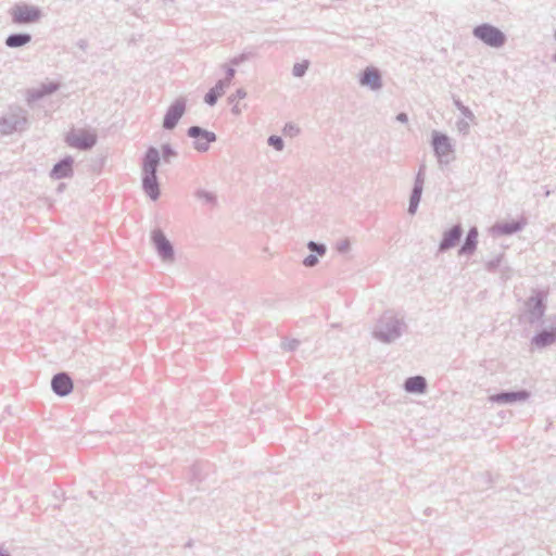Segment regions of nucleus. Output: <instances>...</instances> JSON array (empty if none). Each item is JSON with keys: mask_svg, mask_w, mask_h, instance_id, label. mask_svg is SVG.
I'll return each mask as SVG.
<instances>
[{"mask_svg": "<svg viewBox=\"0 0 556 556\" xmlns=\"http://www.w3.org/2000/svg\"><path fill=\"white\" fill-rule=\"evenodd\" d=\"M161 163L160 151L155 147H149L142 157V189L144 193L152 200L160 198V184L157 179V167Z\"/></svg>", "mask_w": 556, "mask_h": 556, "instance_id": "1", "label": "nucleus"}, {"mask_svg": "<svg viewBox=\"0 0 556 556\" xmlns=\"http://www.w3.org/2000/svg\"><path fill=\"white\" fill-rule=\"evenodd\" d=\"M407 329L403 317H399L392 312H386L378 319L374 329V337L382 343H392L396 341Z\"/></svg>", "mask_w": 556, "mask_h": 556, "instance_id": "2", "label": "nucleus"}, {"mask_svg": "<svg viewBox=\"0 0 556 556\" xmlns=\"http://www.w3.org/2000/svg\"><path fill=\"white\" fill-rule=\"evenodd\" d=\"M28 126V112L20 105H9L5 113L0 116V134L2 135L23 132Z\"/></svg>", "mask_w": 556, "mask_h": 556, "instance_id": "3", "label": "nucleus"}, {"mask_svg": "<svg viewBox=\"0 0 556 556\" xmlns=\"http://www.w3.org/2000/svg\"><path fill=\"white\" fill-rule=\"evenodd\" d=\"M546 293L534 290L525 302V317L530 325H536L542 320L546 311Z\"/></svg>", "mask_w": 556, "mask_h": 556, "instance_id": "4", "label": "nucleus"}, {"mask_svg": "<svg viewBox=\"0 0 556 556\" xmlns=\"http://www.w3.org/2000/svg\"><path fill=\"white\" fill-rule=\"evenodd\" d=\"M472 35L484 45L492 48H501L506 43V35L497 27L483 23L472 29Z\"/></svg>", "mask_w": 556, "mask_h": 556, "instance_id": "5", "label": "nucleus"}, {"mask_svg": "<svg viewBox=\"0 0 556 556\" xmlns=\"http://www.w3.org/2000/svg\"><path fill=\"white\" fill-rule=\"evenodd\" d=\"M11 20L16 25L34 24L42 17V11L37 5L27 3H16L10 11Z\"/></svg>", "mask_w": 556, "mask_h": 556, "instance_id": "6", "label": "nucleus"}, {"mask_svg": "<svg viewBox=\"0 0 556 556\" xmlns=\"http://www.w3.org/2000/svg\"><path fill=\"white\" fill-rule=\"evenodd\" d=\"M187 136L193 139V149L200 153L208 151L211 143L217 140L215 132L200 126H190L187 129Z\"/></svg>", "mask_w": 556, "mask_h": 556, "instance_id": "7", "label": "nucleus"}, {"mask_svg": "<svg viewBox=\"0 0 556 556\" xmlns=\"http://www.w3.org/2000/svg\"><path fill=\"white\" fill-rule=\"evenodd\" d=\"M151 240L161 260L164 263H173L175 260V250L163 230L160 228L152 230Z\"/></svg>", "mask_w": 556, "mask_h": 556, "instance_id": "8", "label": "nucleus"}, {"mask_svg": "<svg viewBox=\"0 0 556 556\" xmlns=\"http://www.w3.org/2000/svg\"><path fill=\"white\" fill-rule=\"evenodd\" d=\"M187 109V100L185 97L177 98L167 109L163 118V128L173 130L184 116Z\"/></svg>", "mask_w": 556, "mask_h": 556, "instance_id": "9", "label": "nucleus"}, {"mask_svg": "<svg viewBox=\"0 0 556 556\" xmlns=\"http://www.w3.org/2000/svg\"><path fill=\"white\" fill-rule=\"evenodd\" d=\"M65 142L67 146L81 150H91L97 143V136L86 130H71L65 136Z\"/></svg>", "mask_w": 556, "mask_h": 556, "instance_id": "10", "label": "nucleus"}, {"mask_svg": "<svg viewBox=\"0 0 556 556\" xmlns=\"http://www.w3.org/2000/svg\"><path fill=\"white\" fill-rule=\"evenodd\" d=\"M431 143H432L433 152L440 163H443L444 162L443 159L454 151L453 146L451 143V139L445 134L434 130L432 132Z\"/></svg>", "mask_w": 556, "mask_h": 556, "instance_id": "11", "label": "nucleus"}, {"mask_svg": "<svg viewBox=\"0 0 556 556\" xmlns=\"http://www.w3.org/2000/svg\"><path fill=\"white\" fill-rule=\"evenodd\" d=\"M531 393L526 390L517 391H501L489 396V401L497 404H511L516 402H523L530 397Z\"/></svg>", "mask_w": 556, "mask_h": 556, "instance_id": "12", "label": "nucleus"}, {"mask_svg": "<svg viewBox=\"0 0 556 556\" xmlns=\"http://www.w3.org/2000/svg\"><path fill=\"white\" fill-rule=\"evenodd\" d=\"M73 380L65 371L55 374L51 379L52 391L59 396L68 395L73 391Z\"/></svg>", "mask_w": 556, "mask_h": 556, "instance_id": "13", "label": "nucleus"}, {"mask_svg": "<svg viewBox=\"0 0 556 556\" xmlns=\"http://www.w3.org/2000/svg\"><path fill=\"white\" fill-rule=\"evenodd\" d=\"M61 85L56 81L43 83L37 88L27 90L26 101L28 104L34 103L47 96H50L60 89Z\"/></svg>", "mask_w": 556, "mask_h": 556, "instance_id": "14", "label": "nucleus"}, {"mask_svg": "<svg viewBox=\"0 0 556 556\" xmlns=\"http://www.w3.org/2000/svg\"><path fill=\"white\" fill-rule=\"evenodd\" d=\"M463 232L464 231L460 224L454 225L444 231L442 240L439 243V252H445L454 248L460 241Z\"/></svg>", "mask_w": 556, "mask_h": 556, "instance_id": "15", "label": "nucleus"}, {"mask_svg": "<svg viewBox=\"0 0 556 556\" xmlns=\"http://www.w3.org/2000/svg\"><path fill=\"white\" fill-rule=\"evenodd\" d=\"M73 164L74 159L71 155H66L53 165L50 177L55 180L73 177Z\"/></svg>", "mask_w": 556, "mask_h": 556, "instance_id": "16", "label": "nucleus"}, {"mask_svg": "<svg viewBox=\"0 0 556 556\" xmlns=\"http://www.w3.org/2000/svg\"><path fill=\"white\" fill-rule=\"evenodd\" d=\"M359 84L371 90H379L382 87L381 73L376 67H366L359 77Z\"/></svg>", "mask_w": 556, "mask_h": 556, "instance_id": "17", "label": "nucleus"}, {"mask_svg": "<svg viewBox=\"0 0 556 556\" xmlns=\"http://www.w3.org/2000/svg\"><path fill=\"white\" fill-rule=\"evenodd\" d=\"M556 342V327L542 329L531 339V344L538 349H544Z\"/></svg>", "mask_w": 556, "mask_h": 556, "instance_id": "18", "label": "nucleus"}, {"mask_svg": "<svg viewBox=\"0 0 556 556\" xmlns=\"http://www.w3.org/2000/svg\"><path fill=\"white\" fill-rule=\"evenodd\" d=\"M525 219H518V220H511V222H505V223H497L493 226L492 230L494 233L498 236H510L516 232H519L523 229L526 226Z\"/></svg>", "mask_w": 556, "mask_h": 556, "instance_id": "19", "label": "nucleus"}, {"mask_svg": "<svg viewBox=\"0 0 556 556\" xmlns=\"http://www.w3.org/2000/svg\"><path fill=\"white\" fill-rule=\"evenodd\" d=\"M478 236H479L478 228L475 226L471 227L468 230L466 238L458 250V255H472L477 250Z\"/></svg>", "mask_w": 556, "mask_h": 556, "instance_id": "20", "label": "nucleus"}, {"mask_svg": "<svg viewBox=\"0 0 556 556\" xmlns=\"http://www.w3.org/2000/svg\"><path fill=\"white\" fill-rule=\"evenodd\" d=\"M427 380L422 376L408 377L404 381V390L412 394H424L427 391Z\"/></svg>", "mask_w": 556, "mask_h": 556, "instance_id": "21", "label": "nucleus"}, {"mask_svg": "<svg viewBox=\"0 0 556 556\" xmlns=\"http://www.w3.org/2000/svg\"><path fill=\"white\" fill-rule=\"evenodd\" d=\"M31 39L33 37L28 33H14L5 38L4 43L8 48L15 49L28 45Z\"/></svg>", "mask_w": 556, "mask_h": 556, "instance_id": "22", "label": "nucleus"}, {"mask_svg": "<svg viewBox=\"0 0 556 556\" xmlns=\"http://www.w3.org/2000/svg\"><path fill=\"white\" fill-rule=\"evenodd\" d=\"M227 88L225 81H217L214 87H212L204 96V102L213 106L217 103V100L225 93V89Z\"/></svg>", "mask_w": 556, "mask_h": 556, "instance_id": "23", "label": "nucleus"}, {"mask_svg": "<svg viewBox=\"0 0 556 556\" xmlns=\"http://www.w3.org/2000/svg\"><path fill=\"white\" fill-rule=\"evenodd\" d=\"M422 190L424 189L413 187L407 210L408 213L412 215H414L417 212L418 205L421 200Z\"/></svg>", "mask_w": 556, "mask_h": 556, "instance_id": "24", "label": "nucleus"}, {"mask_svg": "<svg viewBox=\"0 0 556 556\" xmlns=\"http://www.w3.org/2000/svg\"><path fill=\"white\" fill-rule=\"evenodd\" d=\"M194 197L198 200L203 201L204 203L210 204V205H215L217 203V198H216L215 193L206 191L204 189H198L194 192Z\"/></svg>", "mask_w": 556, "mask_h": 556, "instance_id": "25", "label": "nucleus"}, {"mask_svg": "<svg viewBox=\"0 0 556 556\" xmlns=\"http://www.w3.org/2000/svg\"><path fill=\"white\" fill-rule=\"evenodd\" d=\"M453 103L456 106V109L464 115L465 118H467L470 122H475L476 116L472 113V111L468 106L464 105V103L458 98H454Z\"/></svg>", "mask_w": 556, "mask_h": 556, "instance_id": "26", "label": "nucleus"}, {"mask_svg": "<svg viewBox=\"0 0 556 556\" xmlns=\"http://www.w3.org/2000/svg\"><path fill=\"white\" fill-rule=\"evenodd\" d=\"M161 151V160H163L164 163H170L172 159L178 155L177 151L169 143L162 144Z\"/></svg>", "mask_w": 556, "mask_h": 556, "instance_id": "27", "label": "nucleus"}, {"mask_svg": "<svg viewBox=\"0 0 556 556\" xmlns=\"http://www.w3.org/2000/svg\"><path fill=\"white\" fill-rule=\"evenodd\" d=\"M306 247L312 254H316L317 256H324L327 252V247L325 243L316 242L313 240L308 241Z\"/></svg>", "mask_w": 556, "mask_h": 556, "instance_id": "28", "label": "nucleus"}, {"mask_svg": "<svg viewBox=\"0 0 556 556\" xmlns=\"http://www.w3.org/2000/svg\"><path fill=\"white\" fill-rule=\"evenodd\" d=\"M309 67V61L304 60L301 63H295L292 67V75L294 77H303Z\"/></svg>", "mask_w": 556, "mask_h": 556, "instance_id": "29", "label": "nucleus"}, {"mask_svg": "<svg viewBox=\"0 0 556 556\" xmlns=\"http://www.w3.org/2000/svg\"><path fill=\"white\" fill-rule=\"evenodd\" d=\"M268 146L274 148L276 151H282L285 148L283 139L280 136L271 135L267 139Z\"/></svg>", "mask_w": 556, "mask_h": 556, "instance_id": "30", "label": "nucleus"}, {"mask_svg": "<svg viewBox=\"0 0 556 556\" xmlns=\"http://www.w3.org/2000/svg\"><path fill=\"white\" fill-rule=\"evenodd\" d=\"M503 254H498L496 255L494 258L488 261L485 264H484V267L485 269L489 271V273H494L500 266H501V263H502V260H503Z\"/></svg>", "mask_w": 556, "mask_h": 556, "instance_id": "31", "label": "nucleus"}, {"mask_svg": "<svg viewBox=\"0 0 556 556\" xmlns=\"http://www.w3.org/2000/svg\"><path fill=\"white\" fill-rule=\"evenodd\" d=\"M425 168H426V166H425V165H421V166L419 167V170H418V173L416 174V177H415V181H414V186H413V187L424 189V184H425Z\"/></svg>", "mask_w": 556, "mask_h": 556, "instance_id": "32", "label": "nucleus"}, {"mask_svg": "<svg viewBox=\"0 0 556 556\" xmlns=\"http://www.w3.org/2000/svg\"><path fill=\"white\" fill-rule=\"evenodd\" d=\"M299 345H300V341L296 339L286 340V341L281 342V349H283L285 351H289V352L295 351Z\"/></svg>", "mask_w": 556, "mask_h": 556, "instance_id": "33", "label": "nucleus"}, {"mask_svg": "<svg viewBox=\"0 0 556 556\" xmlns=\"http://www.w3.org/2000/svg\"><path fill=\"white\" fill-rule=\"evenodd\" d=\"M318 256L316 254L311 253L303 258L302 264L307 268H312L315 267L318 264Z\"/></svg>", "mask_w": 556, "mask_h": 556, "instance_id": "34", "label": "nucleus"}, {"mask_svg": "<svg viewBox=\"0 0 556 556\" xmlns=\"http://www.w3.org/2000/svg\"><path fill=\"white\" fill-rule=\"evenodd\" d=\"M252 56H254V54H253L252 52H243V53H241V54H239V55L235 56V58L230 61V63H231L232 65H235V66H236V65H240L242 62L248 61V60H249L250 58H252Z\"/></svg>", "mask_w": 556, "mask_h": 556, "instance_id": "35", "label": "nucleus"}, {"mask_svg": "<svg viewBox=\"0 0 556 556\" xmlns=\"http://www.w3.org/2000/svg\"><path fill=\"white\" fill-rule=\"evenodd\" d=\"M456 128L462 135L466 136L470 130L469 122L466 119H459L456 123Z\"/></svg>", "mask_w": 556, "mask_h": 556, "instance_id": "36", "label": "nucleus"}, {"mask_svg": "<svg viewBox=\"0 0 556 556\" xmlns=\"http://www.w3.org/2000/svg\"><path fill=\"white\" fill-rule=\"evenodd\" d=\"M247 97V91L243 88H239L236 92L228 98V102L233 104L237 100L244 99Z\"/></svg>", "mask_w": 556, "mask_h": 556, "instance_id": "37", "label": "nucleus"}, {"mask_svg": "<svg viewBox=\"0 0 556 556\" xmlns=\"http://www.w3.org/2000/svg\"><path fill=\"white\" fill-rule=\"evenodd\" d=\"M351 248V243L349 241V239H344V240H341L340 242L337 243V251L339 253H346Z\"/></svg>", "mask_w": 556, "mask_h": 556, "instance_id": "38", "label": "nucleus"}, {"mask_svg": "<svg viewBox=\"0 0 556 556\" xmlns=\"http://www.w3.org/2000/svg\"><path fill=\"white\" fill-rule=\"evenodd\" d=\"M235 74H236L235 68L232 66H227L226 67V76L224 79H220L219 81H225L226 86L228 87L231 79L235 77Z\"/></svg>", "mask_w": 556, "mask_h": 556, "instance_id": "39", "label": "nucleus"}, {"mask_svg": "<svg viewBox=\"0 0 556 556\" xmlns=\"http://www.w3.org/2000/svg\"><path fill=\"white\" fill-rule=\"evenodd\" d=\"M283 131L286 134H289L290 136H296L300 134V128L295 126L294 124H286Z\"/></svg>", "mask_w": 556, "mask_h": 556, "instance_id": "40", "label": "nucleus"}, {"mask_svg": "<svg viewBox=\"0 0 556 556\" xmlns=\"http://www.w3.org/2000/svg\"><path fill=\"white\" fill-rule=\"evenodd\" d=\"M395 119L400 123H407L408 122V116L406 113L404 112H401L396 115Z\"/></svg>", "mask_w": 556, "mask_h": 556, "instance_id": "41", "label": "nucleus"}, {"mask_svg": "<svg viewBox=\"0 0 556 556\" xmlns=\"http://www.w3.org/2000/svg\"><path fill=\"white\" fill-rule=\"evenodd\" d=\"M77 47L85 51L87 49V47H88L87 40L86 39H79L77 41Z\"/></svg>", "mask_w": 556, "mask_h": 556, "instance_id": "42", "label": "nucleus"}, {"mask_svg": "<svg viewBox=\"0 0 556 556\" xmlns=\"http://www.w3.org/2000/svg\"><path fill=\"white\" fill-rule=\"evenodd\" d=\"M231 112L235 115H240L241 114V109L239 108V105L237 103H233V105L231 108Z\"/></svg>", "mask_w": 556, "mask_h": 556, "instance_id": "43", "label": "nucleus"}, {"mask_svg": "<svg viewBox=\"0 0 556 556\" xmlns=\"http://www.w3.org/2000/svg\"><path fill=\"white\" fill-rule=\"evenodd\" d=\"M0 556H11L9 553L0 549Z\"/></svg>", "mask_w": 556, "mask_h": 556, "instance_id": "44", "label": "nucleus"}, {"mask_svg": "<svg viewBox=\"0 0 556 556\" xmlns=\"http://www.w3.org/2000/svg\"><path fill=\"white\" fill-rule=\"evenodd\" d=\"M192 546V541H189L187 544H186V547H191Z\"/></svg>", "mask_w": 556, "mask_h": 556, "instance_id": "45", "label": "nucleus"}, {"mask_svg": "<svg viewBox=\"0 0 556 556\" xmlns=\"http://www.w3.org/2000/svg\"><path fill=\"white\" fill-rule=\"evenodd\" d=\"M553 62H556V52L552 56Z\"/></svg>", "mask_w": 556, "mask_h": 556, "instance_id": "46", "label": "nucleus"}]
</instances>
